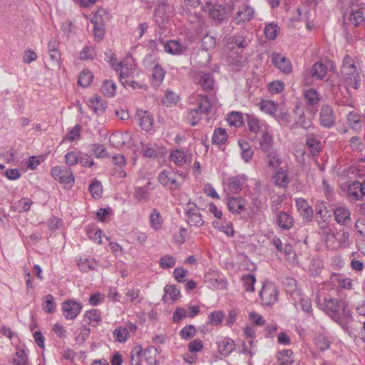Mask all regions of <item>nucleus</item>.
<instances>
[{
  "instance_id": "f257e3e1",
  "label": "nucleus",
  "mask_w": 365,
  "mask_h": 365,
  "mask_svg": "<svg viewBox=\"0 0 365 365\" xmlns=\"http://www.w3.org/2000/svg\"><path fill=\"white\" fill-rule=\"evenodd\" d=\"M316 302L319 308L339 324L342 329L348 328L349 324L352 320V316L347 302L331 296H324L322 298L319 295L317 296Z\"/></svg>"
},
{
  "instance_id": "f03ea898",
  "label": "nucleus",
  "mask_w": 365,
  "mask_h": 365,
  "mask_svg": "<svg viewBox=\"0 0 365 365\" xmlns=\"http://www.w3.org/2000/svg\"><path fill=\"white\" fill-rule=\"evenodd\" d=\"M341 75L346 86L354 89L359 88L361 82L359 73L356 70L354 59L349 55H346L343 58Z\"/></svg>"
},
{
  "instance_id": "7ed1b4c3",
  "label": "nucleus",
  "mask_w": 365,
  "mask_h": 365,
  "mask_svg": "<svg viewBox=\"0 0 365 365\" xmlns=\"http://www.w3.org/2000/svg\"><path fill=\"white\" fill-rule=\"evenodd\" d=\"M278 289L272 282H264L259 292L262 304L264 306H272L278 300Z\"/></svg>"
},
{
  "instance_id": "20e7f679",
  "label": "nucleus",
  "mask_w": 365,
  "mask_h": 365,
  "mask_svg": "<svg viewBox=\"0 0 365 365\" xmlns=\"http://www.w3.org/2000/svg\"><path fill=\"white\" fill-rule=\"evenodd\" d=\"M178 173L171 170H163L159 174L158 180L164 187L172 190H177L180 188L182 182L177 178Z\"/></svg>"
},
{
  "instance_id": "39448f33",
  "label": "nucleus",
  "mask_w": 365,
  "mask_h": 365,
  "mask_svg": "<svg viewBox=\"0 0 365 365\" xmlns=\"http://www.w3.org/2000/svg\"><path fill=\"white\" fill-rule=\"evenodd\" d=\"M343 16L344 21L348 20L355 26H359L365 22V6H352Z\"/></svg>"
},
{
  "instance_id": "423d86ee",
  "label": "nucleus",
  "mask_w": 365,
  "mask_h": 365,
  "mask_svg": "<svg viewBox=\"0 0 365 365\" xmlns=\"http://www.w3.org/2000/svg\"><path fill=\"white\" fill-rule=\"evenodd\" d=\"M336 116L333 108L327 104L322 105L319 111V123L324 128L329 129L334 126Z\"/></svg>"
},
{
  "instance_id": "0eeeda50",
  "label": "nucleus",
  "mask_w": 365,
  "mask_h": 365,
  "mask_svg": "<svg viewBox=\"0 0 365 365\" xmlns=\"http://www.w3.org/2000/svg\"><path fill=\"white\" fill-rule=\"evenodd\" d=\"M202 10L215 21L216 24L221 23L226 16V11L221 5L208 2L202 6Z\"/></svg>"
},
{
  "instance_id": "6e6552de",
  "label": "nucleus",
  "mask_w": 365,
  "mask_h": 365,
  "mask_svg": "<svg viewBox=\"0 0 365 365\" xmlns=\"http://www.w3.org/2000/svg\"><path fill=\"white\" fill-rule=\"evenodd\" d=\"M316 220L320 228L327 227L331 215L327 210L326 203L323 201H317L315 205Z\"/></svg>"
},
{
  "instance_id": "1a4fd4ad",
  "label": "nucleus",
  "mask_w": 365,
  "mask_h": 365,
  "mask_svg": "<svg viewBox=\"0 0 365 365\" xmlns=\"http://www.w3.org/2000/svg\"><path fill=\"white\" fill-rule=\"evenodd\" d=\"M190 106L193 109L197 110L200 114L207 115L211 111L212 103L207 96L198 95Z\"/></svg>"
},
{
  "instance_id": "9d476101",
  "label": "nucleus",
  "mask_w": 365,
  "mask_h": 365,
  "mask_svg": "<svg viewBox=\"0 0 365 365\" xmlns=\"http://www.w3.org/2000/svg\"><path fill=\"white\" fill-rule=\"evenodd\" d=\"M190 106L193 109L197 110L200 114L207 115L211 111L212 103L207 96L198 95Z\"/></svg>"
},
{
  "instance_id": "9b49d317",
  "label": "nucleus",
  "mask_w": 365,
  "mask_h": 365,
  "mask_svg": "<svg viewBox=\"0 0 365 365\" xmlns=\"http://www.w3.org/2000/svg\"><path fill=\"white\" fill-rule=\"evenodd\" d=\"M82 304L74 300H67L62 304L63 315L67 319H73L81 312Z\"/></svg>"
},
{
  "instance_id": "f8f14e48",
  "label": "nucleus",
  "mask_w": 365,
  "mask_h": 365,
  "mask_svg": "<svg viewBox=\"0 0 365 365\" xmlns=\"http://www.w3.org/2000/svg\"><path fill=\"white\" fill-rule=\"evenodd\" d=\"M272 62L276 68L284 74H289L292 72V65L291 61L280 53H272Z\"/></svg>"
},
{
  "instance_id": "ddd939ff",
  "label": "nucleus",
  "mask_w": 365,
  "mask_h": 365,
  "mask_svg": "<svg viewBox=\"0 0 365 365\" xmlns=\"http://www.w3.org/2000/svg\"><path fill=\"white\" fill-rule=\"evenodd\" d=\"M258 148L263 153L274 150L272 134L267 129L262 130V135L258 138Z\"/></svg>"
},
{
  "instance_id": "4468645a",
  "label": "nucleus",
  "mask_w": 365,
  "mask_h": 365,
  "mask_svg": "<svg viewBox=\"0 0 365 365\" xmlns=\"http://www.w3.org/2000/svg\"><path fill=\"white\" fill-rule=\"evenodd\" d=\"M195 80L204 91H209L213 89L215 80L211 73L199 71L195 74Z\"/></svg>"
},
{
  "instance_id": "2eb2a0df",
  "label": "nucleus",
  "mask_w": 365,
  "mask_h": 365,
  "mask_svg": "<svg viewBox=\"0 0 365 365\" xmlns=\"http://www.w3.org/2000/svg\"><path fill=\"white\" fill-rule=\"evenodd\" d=\"M264 160L268 169L275 170L281 168L283 163L282 158L280 157L277 150H273L269 152L264 153Z\"/></svg>"
},
{
  "instance_id": "dca6fc26",
  "label": "nucleus",
  "mask_w": 365,
  "mask_h": 365,
  "mask_svg": "<svg viewBox=\"0 0 365 365\" xmlns=\"http://www.w3.org/2000/svg\"><path fill=\"white\" fill-rule=\"evenodd\" d=\"M170 158L177 165L182 166L191 161L192 154L187 150L176 149L171 151Z\"/></svg>"
},
{
  "instance_id": "f3484780",
  "label": "nucleus",
  "mask_w": 365,
  "mask_h": 365,
  "mask_svg": "<svg viewBox=\"0 0 365 365\" xmlns=\"http://www.w3.org/2000/svg\"><path fill=\"white\" fill-rule=\"evenodd\" d=\"M254 10L249 6H243L240 8L233 18V22L240 25L252 19Z\"/></svg>"
},
{
  "instance_id": "a211bd4d",
  "label": "nucleus",
  "mask_w": 365,
  "mask_h": 365,
  "mask_svg": "<svg viewBox=\"0 0 365 365\" xmlns=\"http://www.w3.org/2000/svg\"><path fill=\"white\" fill-rule=\"evenodd\" d=\"M247 178L245 175L230 177L227 180V186L229 191L233 194L241 192L246 184Z\"/></svg>"
},
{
  "instance_id": "6ab92c4d",
  "label": "nucleus",
  "mask_w": 365,
  "mask_h": 365,
  "mask_svg": "<svg viewBox=\"0 0 365 365\" xmlns=\"http://www.w3.org/2000/svg\"><path fill=\"white\" fill-rule=\"evenodd\" d=\"M296 207L303 219L307 222L313 219L314 211L312 207L304 198H297L295 200Z\"/></svg>"
},
{
  "instance_id": "aec40b11",
  "label": "nucleus",
  "mask_w": 365,
  "mask_h": 365,
  "mask_svg": "<svg viewBox=\"0 0 365 365\" xmlns=\"http://www.w3.org/2000/svg\"><path fill=\"white\" fill-rule=\"evenodd\" d=\"M334 216L336 222L341 225H347L351 223V212L344 206H339L334 209Z\"/></svg>"
},
{
  "instance_id": "412c9836",
  "label": "nucleus",
  "mask_w": 365,
  "mask_h": 365,
  "mask_svg": "<svg viewBox=\"0 0 365 365\" xmlns=\"http://www.w3.org/2000/svg\"><path fill=\"white\" fill-rule=\"evenodd\" d=\"M88 106L96 114L100 115L105 113L107 104L101 96L95 95L90 98Z\"/></svg>"
},
{
  "instance_id": "4be33fe9",
  "label": "nucleus",
  "mask_w": 365,
  "mask_h": 365,
  "mask_svg": "<svg viewBox=\"0 0 365 365\" xmlns=\"http://www.w3.org/2000/svg\"><path fill=\"white\" fill-rule=\"evenodd\" d=\"M306 146L312 156L318 155L322 149L320 140L312 133L307 135Z\"/></svg>"
},
{
  "instance_id": "5701e85b",
  "label": "nucleus",
  "mask_w": 365,
  "mask_h": 365,
  "mask_svg": "<svg viewBox=\"0 0 365 365\" xmlns=\"http://www.w3.org/2000/svg\"><path fill=\"white\" fill-rule=\"evenodd\" d=\"M48 51L52 63L53 65H59L61 61V52L58 49V42L52 38L48 43Z\"/></svg>"
},
{
  "instance_id": "b1692460",
  "label": "nucleus",
  "mask_w": 365,
  "mask_h": 365,
  "mask_svg": "<svg viewBox=\"0 0 365 365\" xmlns=\"http://www.w3.org/2000/svg\"><path fill=\"white\" fill-rule=\"evenodd\" d=\"M137 116L140 122V126L143 130L149 131L153 128V118L148 111L138 110Z\"/></svg>"
},
{
  "instance_id": "393cba45",
  "label": "nucleus",
  "mask_w": 365,
  "mask_h": 365,
  "mask_svg": "<svg viewBox=\"0 0 365 365\" xmlns=\"http://www.w3.org/2000/svg\"><path fill=\"white\" fill-rule=\"evenodd\" d=\"M250 42V41L248 39L247 36L244 35L242 33H239L229 38L228 45L230 46L231 49L234 48V45L239 48L243 49L248 46Z\"/></svg>"
},
{
  "instance_id": "a878e982",
  "label": "nucleus",
  "mask_w": 365,
  "mask_h": 365,
  "mask_svg": "<svg viewBox=\"0 0 365 365\" xmlns=\"http://www.w3.org/2000/svg\"><path fill=\"white\" fill-rule=\"evenodd\" d=\"M165 51L172 55L182 54L187 49L176 40H170L164 44Z\"/></svg>"
},
{
  "instance_id": "bb28decb",
  "label": "nucleus",
  "mask_w": 365,
  "mask_h": 365,
  "mask_svg": "<svg viewBox=\"0 0 365 365\" xmlns=\"http://www.w3.org/2000/svg\"><path fill=\"white\" fill-rule=\"evenodd\" d=\"M238 145L241 150V158L245 163H250L254 155V150L252 146L245 140H239Z\"/></svg>"
},
{
  "instance_id": "cd10ccee",
  "label": "nucleus",
  "mask_w": 365,
  "mask_h": 365,
  "mask_svg": "<svg viewBox=\"0 0 365 365\" xmlns=\"http://www.w3.org/2000/svg\"><path fill=\"white\" fill-rule=\"evenodd\" d=\"M309 73L313 78L322 80L327 73V67L320 61L317 62L312 65Z\"/></svg>"
},
{
  "instance_id": "c85d7f7f",
  "label": "nucleus",
  "mask_w": 365,
  "mask_h": 365,
  "mask_svg": "<svg viewBox=\"0 0 365 365\" xmlns=\"http://www.w3.org/2000/svg\"><path fill=\"white\" fill-rule=\"evenodd\" d=\"M276 170L273 176L274 183L279 187H286L289 182L287 170L282 167Z\"/></svg>"
},
{
  "instance_id": "c756f323",
  "label": "nucleus",
  "mask_w": 365,
  "mask_h": 365,
  "mask_svg": "<svg viewBox=\"0 0 365 365\" xmlns=\"http://www.w3.org/2000/svg\"><path fill=\"white\" fill-rule=\"evenodd\" d=\"M165 73V71L159 64L155 65L151 75V83L155 88L160 86L164 79Z\"/></svg>"
},
{
  "instance_id": "7c9ffc66",
  "label": "nucleus",
  "mask_w": 365,
  "mask_h": 365,
  "mask_svg": "<svg viewBox=\"0 0 365 365\" xmlns=\"http://www.w3.org/2000/svg\"><path fill=\"white\" fill-rule=\"evenodd\" d=\"M245 200L240 197H230L227 200V207L230 211L240 213L245 209Z\"/></svg>"
},
{
  "instance_id": "2f4dec72",
  "label": "nucleus",
  "mask_w": 365,
  "mask_h": 365,
  "mask_svg": "<svg viewBox=\"0 0 365 365\" xmlns=\"http://www.w3.org/2000/svg\"><path fill=\"white\" fill-rule=\"evenodd\" d=\"M164 292L165 294L162 299L164 302H168L169 299L173 301L177 300L181 296L180 289L175 285H166L164 287Z\"/></svg>"
},
{
  "instance_id": "473e14b6",
  "label": "nucleus",
  "mask_w": 365,
  "mask_h": 365,
  "mask_svg": "<svg viewBox=\"0 0 365 365\" xmlns=\"http://www.w3.org/2000/svg\"><path fill=\"white\" fill-rule=\"evenodd\" d=\"M235 344L232 339L225 338L218 344L219 352L224 356L229 355L235 349Z\"/></svg>"
},
{
  "instance_id": "72a5a7b5",
  "label": "nucleus",
  "mask_w": 365,
  "mask_h": 365,
  "mask_svg": "<svg viewBox=\"0 0 365 365\" xmlns=\"http://www.w3.org/2000/svg\"><path fill=\"white\" fill-rule=\"evenodd\" d=\"M149 221L150 227L155 230H159L163 225V217L157 209H153L150 214Z\"/></svg>"
},
{
  "instance_id": "f704fd0d",
  "label": "nucleus",
  "mask_w": 365,
  "mask_h": 365,
  "mask_svg": "<svg viewBox=\"0 0 365 365\" xmlns=\"http://www.w3.org/2000/svg\"><path fill=\"white\" fill-rule=\"evenodd\" d=\"M294 223L293 217L286 212H281L278 216L279 226L284 230H289Z\"/></svg>"
},
{
  "instance_id": "c9c22d12",
  "label": "nucleus",
  "mask_w": 365,
  "mask_h": 365,
  "mask_svg": "<svg viewBox=\"0 0 365 365\" xmlns=\"http://www.w3.org/2000/svg\"><path fill=\"white\" fill-rule=\"evenodd\" d=\"M293 352L290 349H284L279 351L277 360L279 365H292L294 363Z\"/></svg>"
},
{
  "instance_id": "e433bc0d",
  "label": "nucleus",
  "mask_w": 365,
  "mask_h": 365,
  "mask_svg": "<svg viewBox=\"0 0 365 365\" xmlns=\"http://www.w3.org/2000/svg\"><path fill=\"white\" fill-rule=\"evenodd\" d=\"M58 181L61 184L64 185L65 188L71 187L75 181L72 170L70 168H66Z\"/></svg>"
},
{
  "instance_id": "4c0bfd02",
  "label": "nucleus",
  "mask_w": 365,
  "mask_h": 365,
  "mask_svg": "<svg viewBox=\"0 0 365 365\" xmlns=\"http://www.w3.org/2000/svg\"><path fill=\"white\" fill-rule=\"evenodd\" d=\"M140 145L143 156L151 158H158L159 151L156 145H152L151 144H146L143 143H141Z\"/></svg>"
},
{
  "instance_id": "58836bf2",
  "label": "nucleus",
  "mask_w": 365,
  "mask_h": 365,
  "mask_svg": "<svg viewBox=\"0 0 365 365\" xmlns=\"http://www.w3.org/2000/svg\"><path fill=\"white\" fill-rule=\"evenodd\" d=\"M101 93L107 97H113L116 91L115 83L111 80H105L101 88Z\"/></svg>"
},
{
  "instance_id": "ea45409f",
  "label": "nucleus",
  "mask_w": 365,
  "mask_h": 365,
  "mask_svg": "<svg viewBox=\"0 0 365 365\" xmlns=\"http://www.w3.org/2000/svg\"><path fill=\"white\" fill-rule=\"evenodd\" d=\"M304 98L307 105L316 106L320 101L318 92L313 88L308 89L304 92Z\"/></svg>"
},
{
  "instance_id": "a19ab883",
  "label": "nucleus",
  "mask_w": 365,
  "mask_h": 365,
  "mask_svg": "<svg viewBox=\"0 0 365 365\" xmlns=\"http://www.w3.org/2000/svg\"><path fill=\"white\" fill-rule=\"evenodd\" d=\"M347 121L349 127L355 130L361 129L360 115L355 111H351L347 115Z\"/></svg>"
},
{
  "instance_id": "79ce46f5",
  "label": "nucleus",
  "mask_w": 365,
  "mask_h": 365,
  "mask_svg": "<svg viewBox=\"0 0 365 365\" xmlns=\"http://www.w3.org/2000/svg\"><path fill=\"white\" fill-rule=\"evenodd\" d=\"M333 282H336L339 287L343 289H351L352 281L341 274H334L331 277Z\"/></svg>"
},
{
  "instance_id": "37998d69",
  "label": "nucleus",
  "mask_w": 365,
  "mask_h": 365,
  "mask_svg": "<svg viewBox=\"0 0 365 365\" xmlns=\"http://www.w3.org/2000/svg\"><path fill=\"white\" fill-rule=\"evenodd\" d=\"M246 120L250 132L257 133L261 128L259 120L252 115H246Z\"/></svg>"
},
{
  "instance_id": "c03bdc74",
  "label": "nucleus",
  "mask_w": 365,
  "mask_h": 365,
  "mask_svg": "<svg viewBox=\"0 0 365 365\" xmlns=\"http://www.w3.org/2000/svg\"><path fill=\"white\" fill-rule=\"evenodd\" d=\"M90 152L97 158H106L108 156V153L106 147L103 145L99 143L92 144L91 145Z\"/></svg>"
},
{
  "instance_id": "a18cd8bd",
  "label": "nucleus",
  "mask_w": 365,
  "mask_h": 365,
  "mask_svg": "<svg viewBox=\"0 0 365 365\" xmlns=\"http://www.w3.org/2000/svg\"><path fill=\"white\" fill-rule=\"evenodd\" d=\"M78 266L79 269L83 272L96 269L95 262L93 259H89L88 258L80 257L78 260Z\"/></svg>"
},
{
  "instance_id": "49530a36",
  "label": "nucleus",
  "mask_w": 365,
  "mask_h": 365,
  "mask_svg": "<svg viewBox=\"0 0 365 365\" xmlns=\"http://www.w3.org/2000/svg\"><path fill=\"white\" fill-rule=\"evenodd\" d=\"M91 23L93 24V36L95 40L101 41L105 34L103 24L101 21H98L97 20H91Z\"/></svg>"
},
{
  "instance_id": "de8ad7c7",
  "label": "nucleus",
  "mask_w": 365,
  "mask_h": 365,
  "mask_svg": "<svg viewBox=\"0 0 365 365\" xmlns=\"http://www.w3.org/2000/svg\"><path fill=\"white\" fill-rule=\"evenodd\" d=\"M242 281L245 291L253 292L255 290V284L256 282V278L251 274H244L242 277Z\"/></svg>"
},
{
  "instance_id": "09e8293b",
  "label": "nucleus",
  "mask_w": 365,
  "mask_h": 365,
  "mask_svg": "<svg viewBox=\"0 0 365 365\" xmlns=\"http://www.w3.org/2000/svg\"><path fill=\"white\" fill-rule=\"evenodd\" d=\"M93 78V76L90 71L83 70L79 75L78 83L82 87H87L92 82Z\"/></svg>"
},
{
  "instance_id": "8fccbe9b",
  "label": "nucleus",
  "mask_w": 365,
  "mask_h": 365,
  "mask_svg": "<svg viewBox=\"0 0 365 365\" xmlns=\"http://www.w3.org/2000/svg\"><path fill=\"white\" fill-rule=\"evenodd\" d=\"M202 114L198 113L197 110L193 109L192 107L187 113V120L192 126L196 125L202 118Z\"/></svg>"
},
{
  "instance_id": "3c124183",
  "label": "nucleus",
  "mask_w": 365,
  "mask_h": 365,
  "mask_svg": "<svg viewBox=\"0 0 365 365\" xmlns=\"http://www.w3.org/2000/svg\"><path fill=\"white\" fill-rule=\"evenodd\" d=\"M227 140V133L225 129L223 128H217L214 131L212 141V143L217 145H221L224 143Z\"/></svg>"
},
{
  "instance_id": "603ef678",
  "label": "nucleus",
  "mask_w": 365,
  "mask_h": 365,
  "mask_svg": "<svg viewBox=\"0 0 365 365\" xmlns=\"http://www.w3.org/2000/svg\"><path fill=\"white\" fill-rule=\"evenodd\" d=\"M158 350L155 346H151L148 347L144 352H143V355L145 356V361L149 364H153L156 363V356L158 354Z\"/></svg>"
},
{
  "instance_id": "864d4df0",
  "label": "nucleus",
  "mask_w": 365,
  "mask_h": 365,
  "mask_svg": "<svg viewBox=\"0 0 365 365\" xmlns=\"http://www.w3.org/2000/svg\"><path fill=\"white\" fill-rule=\"evenodd\" d=\"M143 357V349L141 346H135L130 352V364L141 365Z\"/></svg>"
},
{
  "instance_id": "5fc2aeb1",
  "label": "nucleus",
  "mask_w": 365,
  "mask_h": 365,
  "mask_svg": "<svg viewBox=\"0 0 365 365\" xmlns=\"http://www.w3.org/2000/svg\"><path fill=\"white\" fill-rule=\"evenodd\" d=\"M56 303L54 298L51 294H48L43 297V310L48 314H51L56 310Z\"/></svg>"
},
{
  "instance_id": "6e6d98bb",
  "label": "nucleus",
  "mask_w": 365,
  "mask_h": 365,
  "mask_svg": "<svg viewBox=\"0 0 365 365\" xmlns=\"http://www.w3.org/2000/svg\"><path fill=\"white\" fill-rule=\"evenodd\" d=\"M84 320L89 324H93L96 326L99 321H101L100 312L97 309H92L87 312L84 315Z\"/></svg>"
},
{
  "instance_id": "4d7b16f0",
  "label": "nucleus",
  "mask_w": 365,
  "mask_h": 365,
  "mask_svg": "<svg viewBox=\"0 0 365 365\" xmlns=\"http://www.w3.org/2000/svg\"><path fill=\"white\" fill-rule=\"evenodd\" d=\"M227 122L231 125H235L237 127L241 126L243 124V117L241 113L239 112H232L227 116Z\"/></svg>"
},
{
  "instance_id": "13d9d810",
  "label": "nucleus",
  "mask_w": 365,
  "mask_h": 365,
  "mask_svg": "<svg viewBox=\"0 0 365 365\" xmlns=\"http://www.w3.org/2000/svg\"><path fill=\"white\" fill-rule=\"evenodd\" d=\"M129 334L128 328L120 327L113 331V336L118 342H125Z\"/></svg>"
},
{
  "instance_id": "bf43d9fd",
  "label": "nucleus",
  "mask_w": 365,
  "mask_h": 365,
  "mask_svg": "<svg viewBox=\"0 0 365 365\" xmlns=\"http://www.w3.org/2000/svg\"><path fill=\"white\" fill-rule=\"evenodd\" d=\"M314 343L320 351H325L330 346V341L322 334H319L315 337Z\"/></svg>"
},
{
  "instance_id": "052dcab7",
  "label": "nucleus",
  "mask_w": 365,
  "mask_h": 365,
  "mask_svg": "<svg viewBox=\"0 0 365 365\" xmlns=\"http://www.w3.org/2000/svg\"><path fill=\"white\" fill-rule=\"evenodd\" d=\"M89 191L94 198H100L102 195L103 187L100 181L95 180L89 185Z\"/></svg>"
},
{
  "instance_id": "680f3d73",
  "label": "nucleus",
  "mask_w": 365,
  "mask_h": 365,
  "mask_svg": "<svg viewBox=\"0 0 365 365\" xmlns=\"http://www.w3.org/2000/svg\"><path fill=\"white\" fill-rule=\"evenodd\" d=\"M196 333L195 327L192 324L184 327L179 332L180 337L185 340L192 338Z\"/></svg>"
},
{
  "instance_id": "e2e57ef3",
  "label": "nucleus",
  "mask_w": 365,
  "mask_h": 365,
  "mask_svg": "<svg viewBox=\"0 0 365 365\" xmlns=\"http://www.w3.org/2000/svg\"><path fill=\"white\" fill-rule=\"evenodd\" d=\"M33 202L27 197H22L15 207V210L19 212H27L29 210Z\"/></svg>"
},
{
  "instance_id": "0e129e2a",
  "label": "nucleus",
  "mask_w": 365,
  "mask_h": 365,
  "mask_svg": "<svg viewBox=\"0 0 365 365\" xmlns=\"http://www.w3.org/2000/svg\"><path fill=\"white\" fill-rule=\"evenodd\" d=\"M260 109L269 115L277 111L276 104L270 101H262L259 103Z\"/></svg>"
},
{
  "instance_id": "69168bd1",
  "label": "nucleus",
  "mask_w": 365,
  "mask_h": 365,
  "mask_svg": "<svg viewBox=\"0 0 365 365\" xmlns=\"http://www.w3.org/2000/svg\"><path fill=\"white\" fill-rule=\"evenodd\" d=\"M96 56L95 48L93 46H86L79 54V58L85 61L93 59Z\"/></svg>"
},
{
  "instance_id": "338daca9",
  "label": "nucleus",
  "mask_w": 365,
  "mask_h": 365,
  "mask_svg": "<svg viewBox=\"0 0 365 365\" xmlns=\"http://www.w3.org/2000/svg\"><path fill=\"white\" fill-rule=\"evenodd\" d=\"M279 27L277 24H269L264 29L265 36L270 40H273L277 37L279 32Z\"/></svg>"
},
{
  "instance_id": "774afa93",
  "label": "nucleus",
  "mask_w": 365,
  "mask_h": 365,
  "mask_svg": "<svg viewBox=\"0 0 365 365\" xmlns=\"http://www.w3.org/2000/svg\"><path fill=\"white\" fill-rule=\"evenodd\" d=\"M14 365H29L27 355L24 349H21L16 352V357L14 358Z\"/></svg>"
}]
</instances>
